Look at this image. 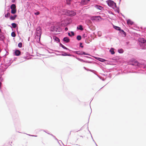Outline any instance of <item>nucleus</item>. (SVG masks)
<instances>
[{
    "mask_svg": "<svg viewBox=\"0 0 146 146\" xmlns=\"http://www.w3.org/2000/svg\"><path fill=\"white\" fill-rule=\"evenodd\" d=\"M131 64L135 66V68L138 70L144 71L146 70V64L141 63L135 59H131Z\"/></svg>",
    "mask_w": 146,
    "mask_h": 146,
    "instance_id": "1",
    "label": "nucleus"
},
{
    "mask_svg": "<svg viewBox=\"0 0 146 146\" xmlns=\"http://www.w3.org/2000/svg\"><path fill=\"white\" fill-rule=\"evenodd\" d=\"M17 59V57H15L14 58L13 60H12V59L9 60L7 61V62H5V63H3L2 62L1 64V67L2 70H6L8 67L9 66L13 61H15L16 59Z\"/></svg>",
    "mask_w": 146,
    "mask_h": 146,
    "instance_id": "2",
    "label": "nucleus"
},
{
    "mask_svg": "<svg viewBox=\"0 0 146 146\" xmlns=\"http://www.w3.org/2000/svg\"><path fill=\"white\" fill-rule=\"evenodd\" d=\"M138 41L139 44L142 49H146V40L143 37H140L138 38Z\"/></svg>",
    "mask_w": 146,
    "mask_h": 146,
    "instance_id": "3",
    "label": "nucleus"
},
{
    "mask_svg": "<svg viewBox=\"0 0 146 146\" xmlns=\"http://www.w3.org/2000/svg\"><path fill=\"white\" fill-rule=\"evenodd\" d=\"M62 12L66 16L68 17H72L76 15V12L75 10H69L63 9Z\"/></svg>",
    "mask_w": 146,
    "mask_h": 146,
    "instance_id": "4",
    "label": "nucleus"
},
{
    "mask_svg": "<svg viewBox=\"0 0 146 146\" xmlns=\"http://www.w3.org/2000/svg\"><path fill=\"white\" fill-rule=\"evenodd\" d=\"M61 27L57 25H52L50 28L51 32H60L62 31Z\"/></svg>",
    "mask_w": 146,
    "mask_h": 146,
    "instance_id": "5",
    "label": "nucleus"
},
{
    "mask_svg": "<svg viewBox=\"0 0 146 146\" xmlns=\"http://www.w3.org/2000/svg\"><path fill=\"white\" fill-rule=\"evenodd\" d=\"M108 6L110 7L113 8L116 7V3L112 0H107L106 1Z\"/></svg>",
    "mask_w": 146,
    "mask_h": 146,
    "instance_id": "6",
    "label": "nucleus"
},
{
    "mask_svg": "<svg viewBox=\"0 0 146 146\" xmlns=\"http://www.w3.org/2000/svg\"><path fill=\"white\" fill-rule=\"evenodd\" d=\"M36 36L35 37H36V36H41L42 34V29L41 27L40 26H38L36 28Z\"/></svg>",
    "mask_w": 146,
    "mask_h": 146,
    "instance_id": "7",
    "label": "nucleus"
},
{
    "mask_svg": "<svg viewBox=\"0 0 146 146\" xmlns=\"http://www.w3.org/2000/svg\"><path fill=\"white\" fill-rule=\"evenodd\" d=\"M13 54L14 56H19L21 54V52L18 49L15 48L13 50Z\"/></svg>",
    "mask_w": 146,
    "mask_h": 146,
    "instance_id": "8",
    "label": "nucleus"
},
{
    "mask_svg": "<svg viewBox=\"0 0 146 146\" xmlns=\"http://www.w3.org/2000/svg\"><path fill=\"white\" fill-rule=\"evenodd\" d=\"M100 19H103L100 15L93 16L92 17V20H94L97 21H100Z\"/></svg>",
    "mask_w": 146,
    "mask_h": 146,
    "instance_id": "9",
    "label": "nucleus"
},
{
    "mask_svg": "<svg viewBox=\"0 0 146 146\" xmlns=\"http://www.w3.org/2000/svg\"><path fill=\"white\" fill-rule=\"evenodd\" d=\"M55 52H58V53H61V52H63V53L60 54H56V55H60V56H67V53L64 52V51H60L58 50H55Z\"/></svg>",
    "mask_w": 146,
    "mask_h": 146,
    "instance_id": "10",
    "label": "nucleus"
},
{
    "mask_svg": "<svg viewBox=\"0 0 146 146\" xmlns=\"http://www.w3.org/2000/svg\"><path fill=\"white\" fill-rule=\"evenodd\" d=\"M94 7L95 8H96L98 10L101 11L104 10V7H103L97 4L95 5H94Z\"/></svg>",
    "mask_w": 146,
    "mask_h": 146,
    "instance_id": "11",
    "label": "nucleus"
},
{
    "mask_svg": "<svg viewBox=\"0 0 146 146\" xmlns=\"http://www.w3.org/2000/svg\"><path fill=\"white\" fill-rule=\"evenodd\" d=\"M59 46L60 47H62V48L64 49H65L66 50H68L69 52H71V51H72V50L69 49L68 48H67L64 45H63L61 43H59Z\"/></svg>",
    "mask_w": 146,
    "mask_h": 146,
    "instance_id": "12",
    "label": "nucleus"
},
{
    "mask_svg": "<svg viewBox=\"0 0 146 146\" xmlns=\"http://www.w3.org/2000/svg\"><path fill=\"white\" fill-rule=\"evenodd\" d=\"M127 24L130 25H131L134 23V22L132 21L130 19H126Z\"/></svg>",
    "mask_w": 146,
    "mask_h": 146,
    "instance_id": "13",
    "label": "nucleus"
},
{
    "mask_svg": "<svg viewBox=\"0 0 146 146\" xmlns=\"http://www.w3.org/2000/svg\"><path fill=\"white\" fill-rule=\"evenodd\" d=\"M95 58L97 60L102 62H103L106 61V60L105 59L101 58L100 57H95Z\"/></svg>",
    "mask_w": 146,
    "mask_h": 146,
    "instance_id": "14",
    "label": "nucleus"
},
{
    "mask_svg": "<svg viewBox=\"0 0 146 146\" xmlns=\"http://www.w3.org/2000/svg\"><path fill=\"white\" fill-rule=\"evenodd\" d=\"M17 16V15H11L9 19L11 20L14 21L16 19Z\"/></svg>",
    "mask_w": 146,
    "mask_h": 146,
    "instance_id": "15",
    "label": "nucleus"
},
{
    "mask_svg": "<svg viewBox=\"0 0 146 146\" xmlns=\"http://www.w3.org/2000/svg\"><path fill=\"white\" fill-rule=\"evenodd\" d=\"M90 0H81V3L83 5L87 4L90 1Z\"/></svg>",
    "mask_w": 146,
    "mask_h": 146,
    "instance_id": "16",
    "label": "nucleus"
},
{
    "mask_svg": "<svg viewBox=\"0 0 146 146\" xmlns=\"http://www.w3.org/2000/svg\"><path fill=\"white\" fill-rule=\"evenodd\" d=\"M112 8L113 9L115 12H117L119 14L120 13V12L119 11V7H117L116 6V7H113V8Z\"/></svg>",
    "mask_w": 146,
    "mask_h": 146,
    "instance_id": "17",
    "label": "nucleus"
},
{
    "mask_svg": "<svg viewBox=\"0 0 146 146\" xmlns=\"http://www.w3.org/2000/svg\"><path fill=\"white\" fill-rule=\"evenodd\" d=\"M53 39L54 41H56L57 43L60 42V40L59 38L57 36H53Z\"/></svg>",
    "mask_w": 146,
    "mask_h": 146,
    "instance_id": "18",
    "label": "nucleus"
},
{
    "mask_svg": "<svg viewBox=\"0 0 146 146\" xmlns=\"http://www.w3.org/2000/svg\"><path fill=\"white\" fill-rule=\"evenodd\" d=\"M63 40L66 43L69 42L70 41L69 39L67 36L64 37L63 39Z\"/></svg>",
    "mask_w": 146,
    "mask_h": 146,
    "instance_id": "19",
    "label": "nucleus"
},
{
    "mask_svg": "<svg viewBox=\"0 0 146 146\" xmlns=\"http://www.w3.org/2000/svg\"><path fill=\"white\" fill-rule=\"evenodd\" d=\"M119 31L120 33L122 35H123L124 36H126V33L123 30L121 29H120Z\"/></svg>",
    "mask_w": 146,
    "mask_h": 146,
    "instance_id": "20",
    "label": "nucleus"
},
{
    "mask_svg": "<svg viewBox=\"0 0 146 146\" xmlns=\"http://www.w3.org/2000/svg\"><path fill=\"white\" fill-rule=\"evenodd\" d=\"M113 28L116 30L119 31L120 29H121V27H119L114 25H113Z\"/></svg>",
    "mask_w": 146,
    "mask_h": 146,
    "instance_id": "21",
    "label": "nucleus"
},
{
    "mask_svg": "<svg viewBox=\"0 0 146 146\" xmlns=\"http://www.w3.org/2000/svg\"><path fill=\"white\" fill-rule=\"evenodd\" d=\"M72 1L73 0H66V4L69 6H71V3Z\"/></svg>",
    "mask_w": 146,
    "mask_h": 146,
    "instance_id": "22",
    "label": "nucleus"
},
{
    "mask_svg": "<svg viewBox=\"0 0 146 146\" xmlns=\"http://www.w3.org/2000/svg\"><path fill=\"white\" fill-rule=\"evenodd\" d=\"M82 62H84L86 63H91V62L90 61H89L88 60H85L82 59H80V60L79 61Z\"/></svg>",
    "mask_w": 146,
    "mask_h": 146,
    "instance_id": "23",
    "label": "nucleus"
},
{
    "mask_svg": "<svg viewBox=\"0 0 146 146\" xmlns=\"http://www.w3.org/2000/svg\"><path fill=\"white\" fill-rule=\"evenodd\" d=\"M117 52L118 53L120 54L123 53L124 52L122 48H119L117 50Z\"/></svg>",
    "mask_w": 146,
    "mask_h": 146,
    "instance_id": "24",
    "label": "nucleus"
},
{
    "mask_svg": "<svg viewBox=\"0 0 146 146\" xmlns=\"http://www.w3.org/2000/svg\"><path fill=\"white\" fill-rule=\"evenodd\" d=\"M86 70H87V71H90V72L93 73L95 74H95V73L94 72H96V71H95V70H91V69H89L88 68H86Z\"/></svg>",
    "mask_w": 146,
    "mask_h": 146,
    "instance_id": "25",
    "label": "nucleus"
},
{
    "mask_svg": "<svg viewBox=\"0 0 146 146\" xmlns=\"http://www.w3.org/2000/svg\"><path fill=\"white\" fill-rule=\"evenodd\" d=\"M109 52L112 55L114 54L115 53V52L113 50V48H111L110 50H109Z\"/></svg>",
    "mask_w": 146,
    "mask_h": 146,
    "instance_id": "26",
    "label": "nucleus"
},
{
    "mask_svg": "<svg viewBox=\"0 0 146 146\" xmlns=\"http://www.w3.org/2000/svg\"><path fill=\"white\" fill-rule=\"evenodd\" d=\"M70 32L71 33V34L69 32L68 33V35L69 36L71 37L72 36H74L75 34L74 32L71 31Z\"/></svg>",
    "mask_w": 146,
    "mask_h": 146,
    "instance_id": "27",
    "label": "nucleus"
},
{
    "mask_svg": "<svg viewBox=\"0 0 146 146\" xmlns=\"http://www.w3.org/2000/svg\"><path fill=\"white\" fill-rule=\"evenodd\" d=\"M77 29H79L81 30H83V28L82 25H79L77 27Z\"/></svg>",
    "mask_w": 146,
    "mask_h": 146,
    "instance_id": "28",
    "label": "nucleus"
},
{
    "mask_svg": "<svg viewBox=\"0 0 146 146\" xmlns=\"http://www.w3.org/2000/svg\"><path fill=\"white\" fill-rule=\"evenodd\" d=\"M11 26L12 28L13 27V28H15L17 26V24L15 23H13L11 24Z\"/></svg>",
    "mask_w": 146,
    "mask_h": 146,
    "instance_id": "29",
    "label": "nucleus"
},
{
    "mask_svg": "<svg viewBox=\"0 0 146 146\" xmlns=\"http://www.w3.org/2000/svg\"><path fill=\"white\" fill-rule=\"evenodd\" d=\"M11 9H16V6L14 4H12L10 7Z\"/></svg>",
    "mask_w": 146,
    "mask_h": 146,
    "instance_id": "30",
    "label": "nucleus"
},
{
    "mask_svg": "<svg viewBox=\"0 0 146 146\" xmlns=\"http://www.w3.org/2000/svg\"><path fill=\"white\" fill-rule=\"evenodd\" d=\"M11 13L12 14H14L16 13L17 12V9H11Z\"/></svg>",
    "mask_w": 146,
    "mask_h": 146,
    "instance_id": "31",
    "label": "nucleus"
},
{
    "mask_svg": "<svg viewBox=\"0 0 146 146\" xmlns=\"http://www.w3.org/2000/svg\"><path fill=\"white\" fill-rule=\"evenodd\" d=\"M38 37V38H37L36 39V41L38 43H39V42L40 41V39L41 38V36H36V37Z\"/></svg>",
    "mask_w": 146,
    "mask_h": 146,
    "instance_id": "32",
    "label": "nucleus"
},
{
    "mask_svg": "<svg viewBox=\"0 0 146 146\" xmlns=\"http://www.w3.org/2000/svg\"><path fill=\"white\" fill-rule=\"evenodd\" d=\"M82 39V36L80 35H78L76 36V39L78 40H80Z\"/></svg>",
    "mask_w": 146,
    "mask_h": 146,
    "instance_id": "33",
    "label": "nucleus"
},
{
    "mask_svg": "<svg viewBox=\"0 0 146 146\" xmlns=\"http://www.w3.org/2000/svg\"><path fill=\"white\" fill-rule=\"evenodd\" d=\"M10 15V14L9 13L7 12V14H5V16L6 18H8L9 17Z\"/></svg>",
    "mask_w": 146,
    "mask_h": 146,
    "instance_id": "34",
    "label": "nucleus"
},
{
    "mask_svg": "<svg viewBox=\"0 0 146 146\" xmlns=\"http://www.w3.org/2000/svg\"><path fill=\"white\" fill-rule=\"evenodd\" d=\"M11 36L13 37H15L16 34L13 31L11 33Z\"/></svg>",
    "mask_w": 146,
    "mask_h": 146,
    "instance_id": "35",
    "label": "nucleus"
},
{
    "mask_svg": "<svg viewBox=\"0 0 146 146\" xmlns=\"http://www.w3.org/2000/svg\"><path fill=\"white\" fill-rule=\"evenodd\" d=\"M72 51H71V52ZM72 52L78 55L79 52H80L79 51H72Z\"/></svg>",
    "mask_w": 146,
    "mask_h": 146,
    "instance_id": "36",
    "label": "nucleus"
},
{
    "mask_svg": "<svg viewBox=\"0 0 146 146\" xmlns=\"http://www.w3.org/2000/svg\"><path fill=\"white\" fill-rule=\"evenodd\" d=\"M22 43L21 42H19L18 45V47L19 48H21L22 47Z\"/></svg>",
    "mask_w": 146,
    "mask_h": 146,
    "instance_id": "37",
    "label": "nucleus"
},
{
    "mask_svg": "<svg viewBox=\"0 0 146 146\" xmlns=\"http://www.w3.org/2000/svg\"><path fill=\"white\" fill-rule=\"evenodd\" d=\"M83 55H88V56L90 55V54L86 53L85 52L83 51Z\"/></svg>",
    "mask_w": 146,
    "mask_h": 146,
    "instance_id": "38",
    "label": "nucleus"
},
{
    "mask_svg": "<svg viewBox=\"0 0 146 146\" xmlns=\"http://www.w3.org/2000/svg\"><path fill=\"white\" fill-rule=\"evenodd\" d=\"M108 13L111 14H112L113 15H115V14L113 13L111 11H110V10H108Z\"/></svg>",
    "mask_w": 146,
    "mask_h": 146,
    "instance_id": "39",
    "label": "nucleus"
},
{
    "mask_svg": "<svg viewBox=\"0 0 146 146\" xmlns=\"http://www.w3.org/2000/svg\"><path fill=\"white\" fill-rule=\"evenodd\" d=\"M34 14L35 15H38L40 14V12L38 11H37L35 12Z\"/></svg>",
    "mask_w": 146,
    "mask_h": 146,
    "instance_id": "40",
    "label": "nucleus"
},
{
    "mask_svg": "<svg viewBox=\"0 0 146 146\" xmlns=\"http://www.w3.org/2000/svg\"><path fill=\"white\" fill-rule=\"evenodd\" d=\"M3 36L2 35L0 34V40H2L3 39Z\"/></svg>",
    "mask_w": 146,
    "mask_h": 146,
    "instance_id": "41",
    "label": "nucleus"
},
{
    "mask_svg": "<svg viewBox=\"0 0 146 146\" xmlns=\"http://www.w3.org/2000/svg\"><path fill=\"white\" fill-rule=\"evenodd\" d=\"M67 56H73V57H75V56L74 55H73V54H67Z\"/></svg>",
    "mask_w": 146,
    "mask_h": 146,
    "instance_id": "42",
    "label": "nucleus"
},
{
    "mask_svg": "<svg viewBox=\"0 0 146 146\" xmlns=\"http://www.w3.org/2000/svg\"><path fill=\"white\" fill-rule=\"evenodd\" d=\"M80 45L79 46L80 47L82 48H83L84 47V46H83V45H82V42H80Z\"/></svg>",
    "mask_w": 146,
    "mask_h": 146,
    "instance_id": "43",
    "label": "nucleus"
},
{
    "mask_svg": "<svg viewBox=\"0 0 146 146\" xmlns=\"http://www.w3.org/2000/svg\"><path fill=\"white\" fill-rule=\"evenodd\" d=\"M90 41L91 42V40L88 41V40H85V42L87 44H89V43H90V42H89Z\"/></svg>",
    "mask_w": 146,
    "mask_h": 146,
    "instance_id": "44",
    "label": "nucleus"
},
{
    "mask_svg": "<svg viewBox=\"0 0 146 146\" xmlns=\"http://www.w3.org/2000/svg\"><path fill=\"white\" fill-rule=\"evenodd\" d=\"M25 54L27 56L30 55V53L29 52H26Z\"/></svg>",
    "mask_w": 146,
    "mask_h": 146,
    "instance_id": "45",
    "label": "nucleus"
},
{
    "mask_svg": "<svg viewBox=\"0 0 146 146\" xmlns=\"http://www.w3.org/2000/svg\"><path fill=\"white\" fill-rule=\"evenodd\" d=\"M78 55H83V51H81L80 52H79Z\"/></svg>",
    "mask_w": 146,
    "mask_h": 146,
    "instance_id": "46",
    "label": "nucleus"
},
{
    "mask_svg": "<svg viewBox=\"0 0 146 146\" xmlns=\"http://www.w3.org/2000/svg\"><path fill=\"white\" fill-rule=\"evenodd\" d=\"M96 75L100 79H101V80H102L105 81V79H102L98 75H97L96 74Z\"/></svg>",
    "mask_w": 146,
    "mask_h": 146,
    "instance_id": "47",
    "label": "nucleus"
},
{
    "mask_svg": "<svg viewBox=\"0 0 146 146\" xmlns=\"http://www.w3.org/2000/svg\"><path fill=\"white\" fill-rule=\"evenodd\" d=\"M11 2L12 3H16V0H12L11 1Z\"/></svg>",
    "mask_w": 146,
    "mask_h": 146,
    "instance_id": "48",
    "label": "nucleus"
},
{
    "mask_svg": "<svg viewBox=\"0 0 146 146\" xmlns=\"http://www.w3.org/2000/svg\"><path fill=\"white\" fill-rule=\"evenodd\" d=\"M15 117L16 118H17V117H18V114H17V113L16 112L15 113Z\"/></svg>",
    "mask_w": 146,
    "mask_h": 146,
    "instance_id": "49",
    "label": "nucleus"
},
{
    "mask_svg": "<svg viewBox=\"0 0 146 146\" xmlns=\"http://www.w3.org/2000/svg\"><path fill=\"white\" fill-rule=\"evenodd\" d=\"M0 80L1 81H3V79L2 77H1L0 78Z\"/></svg>",
    "mask_w": 146,
    "mask_h": 146,
    "instance_id": "50",
    "label": "nucleus"
},
{
    "mask_svg": "<svg viewBox=\"0 0 146 146\" xmlns=\"http://www.w3.org/2000/svg\"><path fill=\"white\" fill-rule=\"evenodd\" d=\"M56 140L58 141V139L55 137V136H54L53 137Z\"/></svg>",
    "mask_w": 146,
    "mask_h": 146,
    "instance_id": "51",
    "label": "nucleus"
},
{
    "mask_svg": "<svg viewBox=\"0 0 146 146\" xmlns=\"http://www.w3.org/2000/svg\"><path fill=\"white\" fill-rule=\"evenodd\" d=\"M108 77H109L110 78H111V74H109V76Z\"/></svg>",
    "mask_w": 146,
    "mask_h": 146,
    "instance_id": "52",
    "label": "nucleus"
},
{
    "mask_svg": "<svg viewBox=\"0 0 146 146\" xmlns=\"http://www.w3.org/2000/svg\"><path fill=\"white\" fill-rule=\"evenodd\" d=\"M84 57H86L87 58H91L90 57H89V56H84Z\"/></svg>",
    "mask_w": 146,
    "mask_h": 146,
    "instance_id": "53",
    "label": "nucleus"
},
{
    "mask_svg": "<svg viewBox=\"0 0 146 146\" xmlns=\"http://www.w3.org/2000/svg\"><path fill=\"white\" fill-rule=\"evenodd\" d=\"M120 14H121V15L124 18H125V16L123 15L122 13H120Z\"/></svg>",
    "mask_w": 146,
    "mask_h": 146,
    "instance_id": "54",
    "label": "nucleus"
},
{
    "mask_svg": "<svg viewBox=\"0 0 146 146\" xmlns=\"http://www.w3.org/2000/svg\"><path fill=\"white\" fill-rule=\"evenodd\" d=\"M47 134H49V135H51L53 137L54 136V135L53 134H50V133H47Z\"/></svg>",
    "mask_w": 146,
    "mask_h": 146,
    "instance_id": "55",
    "label": "nucleus"
},
{
    "mask_svg": "<svg viewBox=\"0 0 146 146\" xmlns=\"http://www.w3.org/2000/svg\"><path fill=\"white\" fill-rule=\"evenodd\" d=\"M29 135V136H33V137H36L37 136V135Z\"/></svg>",
    "mask_w": 146,
    "mask_h": 146,
    "instance_id": "56",
    "label": "nucleus"
},
{
    "mask_svg": "<svg viewBox=\"0 0 146 146\" xmlns=\"http://www.w3.org/2000/svg\"><path fill=\"white\" fill-rule=\"evenodd\" d=\"M10 9H10V7H9L8 9H7V11H9Z\"/></svg>",
    "mask_w": 146,
    "mask_h": 146,
    "instance_id": "57",
    "label": "nucleus"
},
{
    "mask_svg": "<svg viewBox=\"0 0 146 146\" xmlns=\"http://www.w3.org/2000/svg\"><path fill=\"white\" fill-rule=\"evenodd\" d=\"M82 36L83 37V38H85V37H86V36H85V34H84L83 35V36Z\"/></svg>",
    "mask_w": 146,
    "mask_h": 146,
    "instance_id": "58",
    "label": "nucleus"
},
{
    "mask_svg": "<svg viewBox=\"0 0 146 146\" xmlns=\"http://www.w3.org/2000/svg\"><path fill=\"white\" fill-rule=\"evenodd\" d=\"M68 28L67 27H66L65 28V30L66 31H67L68 30Z\"/></svg>",
    "mask_w": 146,
    "mask_h": 146,
    "instance_id": "59",
    "label": "nucleus"
},
{
    "mask_svg": "<svg viewBox=\"0 0 146 146\" xmlns=\"http://www.w3.org/2000/svg\"><path fill=\"white\" fill-rule=\"evenodd\" d=\"M15 114H12V117H13V118H15Z\"/></svg>",
    "mask_w": 146,
    "mask_h": 146,
    "instance_id": "60",
    "label": "nucleus"
},
{
    "mask_svg": "<svg viewBox=\"0 0 146 146\" xmlns=\"http://www.w3.org/2000/svg\"><path fill=\"white\" fill-rule=\"evenodd\" d=\"M16 31H17V33L19 34V32L18 31V27H17V28Z\"/></svg>",
    "mask_w": 146,
    "mask_h": 146,
    "instance_id": "61",
    "label": "nucleus"
},
{
    "mask_svg": "<svg viewBox=\"0 0 146 146\" xmlns=\"http://www.w3.org/2000/svg\"><path fill=\"white\" fill-rule=\"evenodd\" d=\"M43 131L47 133H48V132H47V131L44 130Z\"/></svg>",
    "mask_w": 146,
    "mask_h": 146,
    "instance_id": "62",
    "label": "nucleus"
},
{
    "mask_svg": "<svg viewBox=\"0 0 146 146\" xmlns=\"http://www.w3.org/2000/svg\"><path fill=\"white\" fill-rule=\"evenodd\" d=\"M74 57L77 60L78 59V57L77 56H75V57Z\"/></svg>",
    "mask_w": 146,
    "mask_h": 146,
    "instance_id": "63",
    "label": "nucleus"
},
{
    "mask_svg": "<svg viewBox=\"0 0 146 146\" xmlns=\"http://www.w3.org/2000/svg\"><path fill=\"white\" fill-rule=\"evenodd\" d=\"M23 58H25V59H26V58H27V56H24V57H23Z\"/></svg>",
    "mask_w": 146,
    "mask_h": 146,
    "instance_id": "64",
    "label": "nucleus"
}]
</instances>
